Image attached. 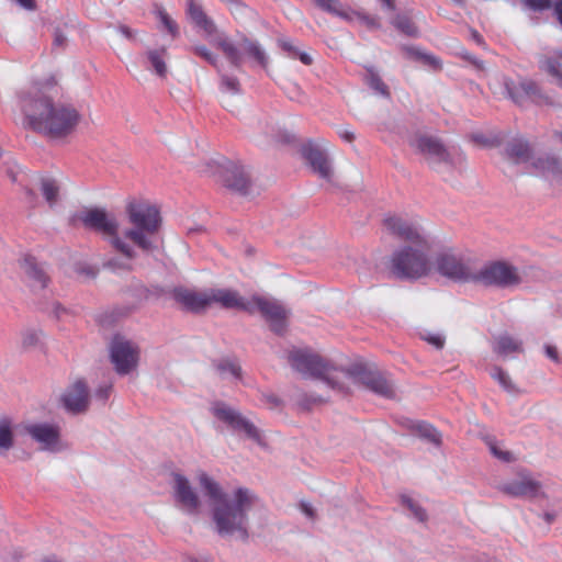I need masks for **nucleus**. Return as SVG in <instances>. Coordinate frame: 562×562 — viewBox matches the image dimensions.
I'll return each instance as SVG.
<instances>
[{
	"instance_id": "nucleus-1",
	"label": "nucleus",
	"mask_w": 562,
	"mask_h": 562,
	"mask_svg": "<svg viewBox=\"0 0 562 562\" xmlns=\"http://www.w3.org/2000/svg\"><path fill=\"white\" fill-rule=\"evenodd\" d=\"M53 90L57 91L55 77L36 82L29 92L20 95V108L33 131L52 138H63L75 131L81 115L69 103H54L48 95Z\"/></svg>"
},
{
	"instance_id": "nucleus-6",
	"label": "nucleus",
	"mask_w": 562,
	"mask_h": 562,
	"mask_svg": "<svg viewBox=\"0 0 562 562\" xmlns=\"http://www.w3.org/2000/svg\"><path fill=\"white\" fill-rule=\"evenodd\" d=\"M85 227L101 233L108 237L112 247L128 260L135 257L133 247L119 235V222L114 215L102 209H90L78 215Z\"/></svg>"
},
{
	"instance_id": "nucleus-59",
	"label": "nucleus",
	"mask_w": 562,
	"mask_h": 562,
	"mask_svg": "<svg viewBox=\"0 0 562 562\" xmlns=\"http://www.w3.org/2000/svg\"><path fill=\"white\" fill-rule=\"evenodd\" d=\"M296 58H299L306 66H310L313 63V59L308 54L300 52V50L296 54Z\"/></svg>"
},
{
	"instance_id": "nucleus-53",
	"label": "nucleus",
	"mask_w": 562,
	"mask_h": 562,
	"mask_svg": "<svg viewBox=\"0 0 562 562\" xmlns=\"http://www.w3.org/2000/svg\"><path fill=\"white\" fill-rule=\"evenodd\" d=\"M462 57L465 60H468L469 63H471L476 69H479V70H484L485 69L483 60L476 58L475 56H473V55H471L469 53H464V54H462Z\"/></svg>"
},
{
	"instance_id": "nucleus-57",
	"label": "nucleus",
	"mask_w": 562,
	"mask_h": 562,
	"mask_svg": "<svg viewBox=\"0 0 562 562\" xmlns=\"http://www.w3.org/2000/svg\"><path fill=\"white\" fill-rule=\"evenodd\" d=\"M300 508L301 510L310 518H314L315 517V513H314V509L313 507L308 504V503H305V502H302L300 504Z\"/></svg>"
},
{
	"instance_id": "nucleus-51",
	"label": "nucleus",
	"mask_w": 562,
	"mask_h": 562,
	"mask_svg": "<svg viewBox=\"0 0 562 562\" xmlns=\"http://www.w3.org/2000/svg\"><path fill=\"white\" fill-rule=\"evenodd\" d=\"M462 57L465 60H468L469 63H471L476 69H479V70H484L485 69L483 60L476 58L475 56H473V55H471L469 53H464V54H462Z\"/></svg>"
},
{
	"instance_id": "nucleus-27",
	"label": "nucleus",
	"mask_w": 562,
	"mask_h": 562,
	"mask_svg": "<svg viewBox=\"0 0 562 562\" xmlns=\"http://www.w3.org/2000/svg\"><path fill=\"white\" fill-rule=\"evenodd\" d=\"M187 5L188 15L198 27L202 29L207 35H213L216 33V25L206 15L200 4H198L194 0H188Z\"/></svg>"
},
{
	"instance_id": "nucleus-47",
	"label": "nucleus",
	"mask_w": 562,
	"mask_h": 562,
	"mask_svg": "<svg viewBox=\"0 0 562 562\" xmlns=\"http://www.w3.org/2000/svg\"><path fill=\"white\" fill-rule=\"evenodd\" d=\"M490 449H491V452L496 458H498V459H501L503 461L510 462V461L514 460L513 454L509 451H502L494 443L490 446Z\"/></svg>"
},
{
	"instance_id": "nucleus-24",
	"label": "nucleus",
	"mask_w": 562,
	"mask_h": 562,
	"mask_svg": "<svg viewBox=\"0 0 562 562\" xmlns=\"http://www.w3.org/2000/svg\"><path fill=\"white\" fill-rule=\"evenodd\" d=\"M303 157L311 165L313 170L325 180H330L333 170L326 153L315 143H307L302 148Z\"/></svg>"
},
{
	"instance_id": "nucleus-32",
	"label": "nucleus",
	"mask_w": 562,
	"mask_h": 562,
	"mask_svg": "<svg viewBox=\"0 0 562 562\" xmlns=\"http://www.w3.org/2000/svg\"><path fill=\"white\" fill-rule=\"evenodd\" d=\"M239 47L245 56L254 59L261 67H267L268 57L257 42L244 36L239 42Z\"/></svg>"
},
{
	"instance_id": "nucleus-13",
	"label": "nucleus",
	"mask_w": 562,
	"mask_h": 562,
	"mask_svg": "<svg viewBox=\"0 0 562 562\" xmlns=\"http://www.w3.org/2000/svg\"><path fill=\"white\" fill-rule=\"evenodd\" d=\"M411 146L422 154L427 162L431 166L439 164H452L450 151L443 143L434 136L418 135L411 140Z\"/></svg>"
},
{
	"instance_id": "nucleus-62",
	"label": "nucleus",
	"mask_w": 562,
	"mask_h": 562,
	"mask_svg": "<svg viewBox=\"0 0 562 562\" xmlns=\"http://www.w3.org/2000/svg\"><path fill=\"white\" fill-rule=\"evenodd\" d=\"M119 31L128 40H134V34H133V31L126 26V25H121L119 27Z\"/></svg>"
},
{
	"instance_id": "nucleus-25",
	"label": "nucleus",
	"mask_w": 562,
	"mask_h": 562,
	"mask_svg": "<svg viewBox=\"0 0 562 562\" xmlns=\"http://www.w3.org/2000/svg\"><path fill=\"white\" fill-rule=\"evenodd\" d=\"M20 267L31 280L32 286L38 289L47 286L49 278L33 256L25 255L20 261Z\"/></svg>"
},
{
	"instance_id": "nucleus-60",
	"label": "nucleus",
	"mask_w": 562,
	"mask_h": 562,
	"mask_svg": "<svg viewBox=\"0 0 562 562\" xmlns=\"http://www.w3.org/2000/svg\"><path fill=\"white\" fill-rule=\"evenodd\" d=\"M472 140L480 146H490V142L482 134L472 135Z\"/></svg>"
},
{
	"instance_id": "nucleus-58",
	"label": "nucleus",
	"mask_w": 562,
	"mask_h": 562,
	"mask_svg": "<svg viewBox=\"0 0 562 562\" xmlns=\"http://www.w3.org/2000/svg\"><path fill=\"white\" fill-rule=\"evenodd\" d=\"M378 1L381 3L382 8L387 11L393 12L396 9L395 0H378Z\"/></svg>"
},
{
	"instance_id": "nucleus-39",
	"label": "nucleus",
	"mask_w": 562,
	"mask_h": 562,
	"mask_svg": "<svg viewBox=\"0 0 562 562\" xmlns=\"http://www.w3.org/2000/svg\"><path fill=\"white\" fill-rule=\"evenodd\" d=\"M216 369L220 373L225 374L229 373L233 376L240 379L241 378V368L240 366L231 359H223L216 364Z\"/></svg>"
},
{
	"instance_id": "nucleus-20",
	"label": "nucleus",
	"mask_w": 562,
	"mask_h": 562,
	"mask_svg": "<svg viewBox=\"0 0 562 562\" xmlns=\"http://www.w3.org/2000/svg\"><path fill=\"white\" fill-rule=\"evenodd\" d=\"M175 497L177 503L189 514L199 513L201 502L190 485L189 481L181 474H175Z\"/></svg>"
},
{
	"instance_id": "nucleus-50",
	"label": "nucleus",
	"mask_w": 562,
	"mask_h": 562,
	"mask_svg": "<svg viewBox=\"0 0 562 562\" xmlns=\"http://www.w3.org/2000/svg\"><path fill=\"white\" fill-rule=\"evenodd\" d=\"M261 401L270 408H276L281 405L280 398L273 394H263Z\"/></svg>"
},
{
	"instance_id": "nucleus-28",
	"label": "nucleus",
	"mask_w": 562,
	"mask_h": 562,
	"mask_svg": "<svg viewBox=\"0 0 562 562\" xmlns=\"http://www.w3.org/2000/svg\"><path fill=\"white\" fill-rule=\"evenodd\" d=\"M168 50L166 47L151 48L145 53L147 67L151 69L158 77L166 78L168 68Z\"/></svg>"
},
{
	"instance_id": "nucleus-61",
	"label": "nucleus",
	"mask_w": 562,
	"mask_h": 562,
	"mask_svg": "<svg viewBox=\"0 0 562 562\" xmlns=\"http://www.w3.org/2000/svg\"><path fill=\"white\" fill-rule=\"evenodd\" d=\"M339 135H340V137H341L344 140H346V142H348V143H351V142H353V140H355V134H353V132H351V131H348V130L340 131V132H339Z\"/></svg>"
},
{
	"instance_id": "nucleus-40",
	"label": "nucleus",
	"mask_w": 562,
	"mask_h": 562,
	"mask_svg": "<svg viewBox=\"0 0 562 562\" xmlns=\"http://www.w3.org/2000/svg\"><path fill=\"white\" fill-rule=\"evenodd\" d=\"M192 52L194 55L203 58L209 64H211L213 67L218 69V58L215 54H213L206 46L204 45H196L192 47Z\"/></svg>"
},
{
	"instance_id": "nucleus-64",
	"label": "nucleus",
	"mask_w": 562,
	"mask_h": 562,
	"mask_svg": "<svg viewBox=\"0 0 562 562\" xmlns=\"http://www.w3.org/2000/svg\"><path fill=\"white\" fill-rule=\"evenodd\" d=\"M64 43H65L64 35L61 33H56L55 38H54V44L60 46V45H64Z\"/></svg>"
},
{
	"instance_id": "nucleus-33",
	"label": "nucleus",
	"mask_w": 562,
	"mask_h": 562,
	"mask_svg": "<svg viewBox=\"0 0 562 562\" xmlns=\"http://www.w3.org/2000/svg\"><path fill=\"white\" fill-rule=\"evenodd\" d=\"M391 23L396 30H398L400 32H402L403 34H405L407 36H411V37L418 36V27L416 26V24L414 23L412 18L405 13L397 14L392 20Z\"/></svg>"
},
{
	"instance_id": "nucleus-43",
	"label": "nucleus",
	"mask_w": 562,
	"mask_h": 562,
	"mask_svg": "<svg viewBox=\"0 0 562 562\" xmlns=\"http://www.w3.org/2000/svg\"><path fill=\"white\" fill-rule=\"evenodd\" d=\"M491 375H492L493 379L498 381V383L504 389H506V390H510L512 389L510 379H509L508 374L502 368L495 367L492 370Z\"/></svg>"
},
{
	"instance_id": "nucleus-31",
	"label": "nucleus",
	"mask_w": 562,
	"mask_h": 562,
	"mask_svg": "<svg viewBox=\"0 0 562 562\" xmlns=\"http://www.w3.org/2000/svg\"><path fill=\"white\" fill-rule=\"evenodd\" d=\"M213 44L223 52L227 60L235 68H240L243 64V54L240 47H237L228 37L217 36Z\"/></svg>"
},
{
	"instance_id": "nucleus-52",
	"label": "nucleus",
	"mask_w": 562,
	"mask_h": 562,
	"mask_svg": "<svg viewBox=\"0 0 562 562\" xmlns=\"http://www.w3.org/2000/svg\"><path fill=\"white\" fill-rule=\"evenodd\" d=\"M462 57L465 60H468L469 63H471L476 69H479V70H484L485 69L483 60L476 58L475 56H473V55H471L469 53H464V54H462Z\"/></svg>"
},
{
	"instance_id": "nucleus-26",
	"label": "nucleus",
	"mask_w": 562,
	"mask_h": 562,
	"mask_svg": "<svg viewBox=\"0 0 562 562\" xmlns=\"http://www.w3.org/2000/svg\"><path fill=\"white\" fill-rule=\"evenodd\" d=\"M561 49L553 50L550 54H544L539 57L540 70L547 72L549 76L557 80V85L562 88V58L560 57Z\"/></svg>"
},
{
	"instance_id": "nucleus-2",
	"label": "nucleus",
	"mask_w": 562,
	"mask_h": 562,
	"mask_svg": "<svg viewBox=\"0 0 562 562\" xmlns=\"http://www.w3.org/2000/svg\"><path fill=\"white\" fill-rule=\"evenodd\" d=\"M199 482L205 495L213 504V519L221 535H236L241 540L248 538L246 513L256 503L257 496L248 488L239 487L234 499L228 501L217 482L206 473L199 475Z\"/></svg>"
},
{
	"instance_id": "nucleus-45",
	"label": "nucleus",
	"mask_w": 562,
	"mask_h": 562,
	"mask_svg": "<svg viewBox=\"0 0 562 562\" xmlns=\"http://www.w3.org/2000/svg\"><path fill=\"white\" fill-rule=\"evenodd\" d=\"M524 3L535 11H541L551 7V0H524Z\"/></svg>"
},
{
	"instance_id": "nucleus-41",
	"label": "nucleus",
	"mask_w": 562,
	"mask_h": 562,
	"mask_svg": "<svg viewBox=\"0 0 562 562\" xmlns=\"http://www.w3.org/2000/svg\"><path fill=\"white\" fill-rule=\"evenodd\" d=\"M402 502H403V504H405L408 507V509L413 513L415 518H417L419 521L424 522L427 520L426 510L418 504L414 503L413 499H411L409 497L403 496Z\"/></svg>"
},
{
	"instance_id": "nucleus-29",
	"label": "nucleus",
	"mask_w": 562,
	"mask_h": 562,
	"mask_svg": "<svg viewBox=\"0 0 562 562\" xmlns=\"http://www.w3.org/2000/svg\"><path fill=\"white\" fill-rule=\"evenodd\" d=\"M506 157L514 164L527 162L532 154L529 143L522 138H515L506 147Z\"/></svg>"
},
{
	"instance_id": "nucleus-4",
	"label": "nucleus",
	"mask_w": 562,
	"mask_h": 562,
	"mask_svg": "<svg viewBox=\"0 0 562 562\" xmlns=\"http://www.w3.org/2000/svg\"><path fill=\"white\" fill-rule=\"evenodd\" d=\"M288 362L301 374L322 380L338 392L344 391L342 379L349 376L345 369L335 366L311 348H293L288 353Z\"/></svg>"
},
{
	"instance_id": "nucleus-14",
	"label": "nucleus",
	"mask_w": 562,
	"mask_h": 562,
	"mask_svg": "<svg viewBox=\"0 0 562 562\" xmlns=\"http://www.w3.org/2000/svg\"><path fill=\"white\" fill-rule=\"evenodd\" d=\"M212 414L220 420L227 424L234 430L244 431L247 437L260 441V434L257 427L248 419L241 416L237 411L227 406L223 402H215L212 405Z\"/></svg>"
},
{
	"instance_id": "nucleus-16",
	"label": "nucleus",
	"mask_w": 562,
	"mask_h": 562,
	"mask_svg": "<svg viewBox=\"0 0 562 562\" xmlns=\"http://www.w3.org/2000/svg\"><path fill=\"white\" fill-rule=\"evenodd\" d=\"M315 4L322 10L335 14L346 21L357 19L370 30H378L381 27L380 19L368 14H362L349 9H345L339 0H313Z\"/></svg>"
},
{
	"instance_id": "nucleus-63",
	"label": "nucleus",
	"mask_w": 562,
	"mask_h": 562,
	"mask_svg": "<svg viewBox=\"0 0 562 562\" xmlns=\"http://www.w3.org/2000/svg\"><path fill=\"white\" fill-rule=\"evenodd\" d=\"M554 12L557 14V18L559 20V22L561 23L562 25V0H559L555 4H554Z\"/></svg>"
},
{
	"instance_id": "nucleus-21",
	"label": "nucleus",
	"mask_w": 562,
	"mask_h": 562,
	"mask_svg": "<svg viewBox=\"0 0 562 562\" xmlns=\"http://www.w3.org/2000/svg\"><path fill=\"white\" fill-rule=\"evenodd\" d=\"M501 491L513 497L533 498L540 494L541 484L529 474H520L517 480L503 484Z\"/></svg>"
},
{
	"instance_id": "nucleus-36",
	"label": "nucleus",
	"mask_w": 562,
	"mask_h": 562,
	"mask_svg": "<svg viewBox=\"0 0 562 562\" xmlns=\"http://www.w3.org/2000/svg\"><path fill=\"white\" fill-rule=\"evenodd\" d=\"M41 192L49 206H54L57 203L59 196V187L55 180L43 179L41 181Z\"/></svg>"
},
{
	"instance_id": "nucleus-44",
	"label": "nucleus",
	"mask_w": 562,
	"mask_h": 562,
	"mask_svg": "<svg viewBox=\"0 0 562 562\" xmlns=\"http://www.w3.org/2000/svg\"><path fill=\"white\" fill-rule=\"evenodd\" d=\"M370 87L372 89H374L375 91H378L379 93H381L382 95H385V97L390 95L387 86L378 76L372 75L370 77Z\"/></svg>"
},
{
	"instance_id": "nucleus-42",
	"label": "nucleus",
	"mask_w": 562,
	"mask_h": 562,
	"mask_svg": "<svg viewBox=\"0 0 562 562\" xmlns=\"http://www.w3.org/2000/svg\"><path fill=\"white\" fill-rule=\"evenodd\" d=\"M239 81L236 77L221 75V88L231 93L239 92Z\"/></svg>"
},
{
	"instance_id": "nucleus-37",
	"label": "nucleus",
	"mask_w": 562,
	"mask_h": 562,
	"mask_svg": "<svg viewBox=\"0 0 562 562\" xmlns=\"http://www.w3.org/2000/svg\"><path fill=\"white\" fill-rule=\"evenodd\" d=\"M157 18L160 20L161 24L166 27V30L172 35V37H177L179 35V27L176 21L166 12V10L161 7H157L155 11Z\"/></svg>"
},
{
	"instance_id": "nucleus-5",
	"label": "nucleus",
	"mask_w": 562,
	"mask_h": 562,
	"mask_svg": "<svg viewBox=\"0 0 562 562\" xmlns=\"http://www.w3.org/2000/svg\"><path fill=\"white\" fill-rule=\"evenodd\" d=\"M431 245L416 243L405 245L395 250L390 259V272L398 279L418 280L428 277L434 271V265L429 258Z\"/></svg>"
},
{
	"instance_id": "nucleus-56",
	"label": "nucleus",
	"mask_w": 562,
	"mask_h": 562,
	"mask_svg": "<svg viewBox=\"0 0 562 562\" xmlns=\"http://www.w3.org/2000/svg\"><path fill=\"white\" fill-rule=\"evenodd\" d=\"M544 352H546V356L549 359H551L552 361H554L555 363L560 362V356H559L557 347L551 346V345H546Z\"/></svg>"
},
{
	"instance_id": "nucleus-15",
	"label": "nucleus",
	"mask_w": 562,
	"mask_h": 562,
	"mask_svg": "<svg viewBox=\"0 0 562 562\" xmlns=\"http://www.w3.org/2000/svg\"><path fill=\"white\" fill-rule=\"evenodd\" d=\"M384 226L391 235L407 243V245L422 243L425 246L426 240H428L416 222L404 217L389 216L384 220Z\"/></svg>"
},
{
	"instance_id": "nucleus-34",
	"label": "nucleus",
	"mask_w": 562,
	"mask_h": 562,
	"mask_svg": "<svg viewBox=\"0 0 562 562\" xmlns=\"http://www.w3.org/2000/svg\"><path fill=\"white\" fill-rule=\"evenodd\" d=\"M406 50L412 57L419 60L424 65L430 67L431 69H434V70L442 69V61L435 55L422 52L415 47H407Z\"/></svg>"
},
{
	"instance_id": "nucleus-54",
	"label": "nucleus",
	"mask_w": 562,
	"mask_h": 562,
	"mask_svg": "<svg viewBox=\"0 0 562 562\" xmlns=\"http://www.w3.org/2000/svg\"><path fill=\"white\" fill-rule=\"evenodd\" d=\"M111 391H112L111 384L100 386L95 392V396L98 398H100L101 401L105 402L109 398Z\"/></svg>"
},
{
	"instance_id": "nucleus-35",
	"label": "nucleus",
	"mask_w": 562,
	"mask_h": 562,
	"mask_svg": "<svg viewBox=\"0 0 562 562\" xmlns=\"http://www.w3.org/2000/svg\"><path fill=\"white\" fill-rule=\"evenodd\" d=\"M14 437L12 423L9 418L0 419V449L10 450L13 447Z\"/></svg>"
},
{
	"instance_id": "nucleus-7",
	"label": "nucleus",
	"mask_w": 562,
	"mask_h": 562,
	"mask_svg": "<svg viewBox=\"0 0 562 562\" xmlns=\"http://www.w3.org/2000/svg\"><path fill=\"white\" fill-rule=\"evenodd\" d=\"M432 265L434 270L445 278L458 282H473L475 262L452 249L439 251Z\"/></svg>"
},
{
	"instance_id": "nucleus-38",
	"label": "nucleus",
	"mask_w": 562,
	"mask_h": 562,
	"mask_svg": "<svg viewBox=\"0 0 562 562\" xmlns=\"http://www.w3.org/2000/svg\"><path fill=\"white\" fill-rule=\"evenodd\" d=\"M416 430L419 436L428 439L430 442L439 445L441 441L440 432L427 423H418L416 425Z\"/></svg>"
},
{
	"instance_id": "nucleus-10",
	"label": "nucleus",
	"mask_w": 562,
	"mask_h": 562,
	"mask_svg": "<svg viewBox=\"0 0 562 562\" xmlns=\"http://www.w3.org/2000/svg\"><path fill=\"white\" fill-rule=\"evenodd\" d=\"M252 314L259 312L269 323L270 329L277 335H283L288 326L289 311L277 300L252 295L250 297Z\"/></svg>"
},
{
	"instance_id": "nucleus-19",
	"label": "nucleus",
	"mask_w": 562,
	"mask_h": 562,
	"mask_svg": "<svg viewBox=\"0 0 562 562\" xmlns=\"http://www.w3.org/2000/svg\"><path fill=\"white\" fill-rule=\"evenodd\" d=\"M65 408L71 413H81L88 408L89 392L86 382L81 379L75 381L63 394Z\"/></svg>"
},
{
	"instance_id": "nucleus-18",
	"label": "nucleus",
	"mask_w": 562,
	"mask_h": 562,
	"mask_svg": "<svg viewBox=\"0 0 562 562\" xmlns=\"http://www.w3.org/2000/svg\"><path fill=\"white\" fill-rule=\"evenodd\" d=\"M24 430L38 442L44 450H55L59 441V427L46 423L26 424Z\"/></svg>"
},
{
	"instance_id": "nucleus-8",
	"label": "nucleus",
	"mask_w": 562,
	"mask_h": 562,
	"mask_svg": "<svg viewBox=\"0 0 562 562\" xmlns=\"http://www.w3.org/2000/svg\"><path fill=\"white\" fill-rule=\"evenodd\" d=\"M505 97L509 98L514 103L522 106L526 101H531L540 106H553L555 102L547 95L538 83L530 79H521L518 82L504 78L503 80Z\"/></svg>"
},
{
	"instance_id": "nucleus-48",
	"label": "nucleus",
	"mask_w": 562,
	"mask_h": 562,
	"mask_svg": "<svg viewBox=\"0 0 562 562\" xmlns=\"http://www.w3.org/2000/svg\"><path fill=\"white\" fill-rule=\"evenodd\" d=\"M490 449H491V452L496 458H498V459H501L503 461L510 462V461L514 460L513 454L509 451H502L494 443L490 446Z\"/></svg>"
},
{
	"instance_id": "nucleus-3",
	"label": "nucleus",
	"mask_w": 562,
	"mask_h": 562,
	"mask_svg": "<svg viewBox=\"0 0 562 562\" xmlns=\"http://www.w3.org/2000/svg\"><path fill=\"white\" fill-rule=\"evenodd\" d=\"M125 211L134 227L126 229L124 237L145 251L153 250L156 247L154 239L161 225L158 207L146 199L131 198L126 202Z\"/></svg>"
},
{
	"instance_id": "nucleus-11",
	"label": "nucleus",
	"mask_w": 562,
	"mask_h": 562,
	"mask_svg": "<svg viewBox=\"0 0 562 562\" xmlns=\"http://www.w3.org/2000/svg\"><path fill=\"white\" fill-rule=\"evenodd\" d=\"M346 372L349 373V376L342 379L344 384L346 381L362 384L370 391L385 398H394L396 395L393 384L380 372L368 370H346ZM341 393H347L345 385Z\"/></svg>"
},
{
	"instance_id": "nucleus-12",
	"label": "nucleus",
	"mask_w": 562,
	"mask_h": 562,
	"mask_svg": "<svg viewBox=\"0 0 562 562\" xmlns=\"http://www.w3.org/2000/svg\"><path fill=\"white\" fill-rule=\"evenodd\" d=\"M111 361L119 374L130 373L138 362V349L123 337L113 338L110 347Z\"/></svg>"
},
{
	"instance_id": "nucleus-23",
	"label": "nucleus",
	"mask_w": 562,
	"mask_h": 562,
	"mask_svg": "<svg viewBox=\"0 0 562 562\" xmlns=\"http://www.w3.org/2000/svg\"><path fill=\"white\" fill-rule=\"evenodd\" d=\"M221 182L234 192L246 195L251 187L250 179L243 167L228 164L221 172Z\"/></svg>"
},
{
	"instance_id": "nucleus-46",
	"label": "nucleus",
	"mask_w": 562,
	"mask_h": 562,
	"mask_svg": "<svg viewBox=\"0 0 562 562\" xmlns=\"http://www.w3.org/2000/svg\"><path fill=\"white\" fill-rule=\"evenodd\" d=\"M38 341V335L36 331L29 330L23 334L22 344L24 347H32Z\"/></svg>"
},
{
	"instance_id": "nucleus-9",
	"label": "nucleus",
	"mask_w": 562,
	"mask_h": 562,
	"mask_svg": "<svg viewBox=\"0 0 562 562\" xmlns=\"http://www.w3.org/2000/svg\"><path fill=\"white\" fill-rule=\"evenodd\" d=\"M474 283L496 286H513L520 283L518 270L505 261H493L481 268L475 266Z\"/></svg>"
},
{
	"instance_id": "nucleus-55",
	"label": "nucleus",
	"mask_w": 562,
	"mask_h": 562,
	"mask_svg": "<svg viewBox=\"0 0 562 562\" xmlns=\"http://www.w3.org/2000/svg\"><path fill=\"white\" fill-rule=\"evenodd\" d=\"M426 341H428L430 345L435 346L437 349H441L445 345V338L440 335H429L425 337Z\"/></svg>"
},
{
	"instance_id": "nucleus-49",
	"label": "nucleus",
	"mask_w": 562,
	"mask_h": 562,
	"mask_svg": "<svg viewBox=\"0 0 562 562\" xmlns=\"http://www.w3.org/2000/svg\"><path fill=\"white\" fill-rule=\"evenodd\" d=\"M279 45L283 50L288 52L291 57L296 58L299 49L293 45V43L290 40H280Z\"/></svg>"
},
{
	"instance_id": "nucleus-30",
	"label": "nucleus",
	"mask_w": 562,
	"mask_h": 562,
	"mask_svg": "<svg viewBox=\"0 0 562 562\" xmlns=\"http://www.w3.org/2000/svg\"><path fill=\"white\" fill-rule=\"evenodd\" d=\"M493 351L503 357L520 353L524 351L522 341L509 334H502L494 339Z\"/></svg>"
},
{
	"instance_id": "nucleus-22",
	"label": "nucleus",
	"mask_w": 562,
	"mask_h": 562,
	"mask_svg": "<svg viewBox=\"0 0 562 562\" xmlns=\"http://www.w3.org/2000/svg\"><path fill=\"white\" fill-rule=\"evenodd\" d=\"M175 300L187 311L199 313L211 306L210 289L198 292L189 289H176Z\"/></svg>"
},
{
	"instance_id": "nucleus-17",
	"label": "nucleus",
	"mask_w": 562,
	"mask_h": 562,
	"mask_svg": "<svg viewBox=\"0 0 562 562\" xmlns=\"http://www.w3.org/2000/svg\"><path fill=\"white\" fill-rule=\"evenodd\" d=\"M211 305L217 304L226 310H239L252 314L250 299H245L236 290L210 289Z\"/></svg>"
}]
</instances>
